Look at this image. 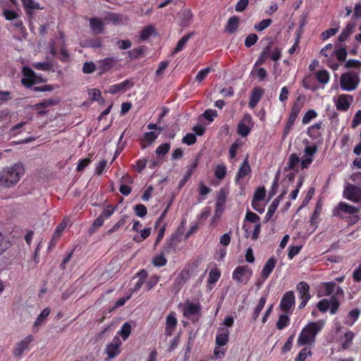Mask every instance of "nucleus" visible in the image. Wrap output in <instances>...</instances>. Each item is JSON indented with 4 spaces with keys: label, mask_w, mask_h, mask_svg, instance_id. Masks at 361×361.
I'll return each instance as SVG.
<instances>
[{
    "label": "nucleus",
    "mask_w": 361,
    "mask_h": 361,
    "mask_svg": "<svg viewBox=\"0 0 361 361\" xmlns=\"http://www.w3.org/2000/svg\"><path fill=\"white\" fill-rule=\"evenodd\" d=\"M305 145L304 155L301 159L299 156L295 154H291L288 157L287 163V168L293 171L298 172L299 169V165L302 169H307L313 161V157L316 154V143L310 142L307 139H304L302 141Z\"/></svg>",
    "instance_id": "nucleus-1"
},
{
    "label": "nucleus",
    "mask_w": 361,
    "mask_h": 361,
    "mask_svg": "<svg viewBox=\"0 0 361 361\" xmlns=\"http://www.w3.org/2000/svg\"><path fill=\"white\" fill-rule=\"evenodd\" d=\"M24 173L25 169L20 163L3 169L0 171V186L11 188L16 185Z\"/></svg>",
    "instance_id": "nucleus-2"
},
{
    "label": "nucleus",
    "mask_w": 361,
    "mask_h": 361,
    "mask_svg": "<svg viewBox=\"0 0 361 361\" xmlns=\"http://www.w3.org/2000/svg\"><path fill=\"white\" fill-rule=\"evenodd\" d=\"M316 337V322H312L301 330L297 339L298 346H310L314 343Z\"/></svg>",
    "instance_id": "nucleus-3"
},
{
    "label": "nucleus",
    "mask_w": 361,
    "mask_h": 361,
    "mask_svg": "<svg viewBox=\"0 0 361 361\" xmlns=\"http://www.w3.org/2000/svg\"><path fill=\"white\" fill-rule=\"evenodd\" d=\"M22 85L25 87H30L35 85L47 82V79L40 74L36 73L30 67L25 66L22 69Z\"/></svg>",
    "instance_id": "nucleus-4"
},
{
    "label": "nucleus",
    "mask_w": 361,
    "mask_h": 361,
    "mask_svg": "<svg viewBox=\"0 0 361 361\" xmlns=\"http://www.w3.org/2000/svg\"><path fill=\"white\" fill-rule=\"evenodd\" d=\"M359 73V71H348L343 73L340 78L341 88L348 92L355 90L360 82Z\"/></svg>",
    "instance_id": "nucleus-5"
},
{
    "label": "nucleus",
    "mask_w": 361,
    "mask_h": 361,
    "mask_svg": "<svg viewBox=\"0 0 361 361\" xmlns=\"http://www.w3.org/2000/svg\"><path fill=\"white\" fill-rule=\"evenodd\" d=\"M295 300L293 291L286 292L281 298L279 308L285 314H292L295 308Z\"/></svg>",
    "instance_id": "nucleus-6"
},
{
    "label": "nucleus",
    "mask_w": 361,
    "mask_h": 361,
    "mask_svg": "<svg viewBox=\"0 0 361 361\" xmlns=\"http://www.w3.org/2000/svg\"><path fill=\"white\" fill-rule=\"evenodd\" d=\"M340 306L338 300L335 296H331L330 299H323L317 303V309L322 312L330 311L331 314H334L338 311Z\"/></svg>",
    "instance_id": "nucleus-7"
},
{
    "label": "nucleus",
    "mask_w": 361,
    "mask_h": 361,
    "mask_svg": "<svg viewBox=\"0 0 361 361\" xmlns=\"http://www.w3.org/2000/svg\"><path fill=\"white\" fill-rule=\"evenodd\" d=\"M253 127L252 118L250 114H245L239 121L237 126V133L242 137H247Z\"/></svg>",
    "instance_id": "nucleus-8"
},
{
    "label": "nucleus",
    "mask_w": 361,
    "mask_h": 361,
    "mask_svg": "<svg viewBox=\"0 0 361 361\" xmlns=\"http://www.w3.org/2000/svg\"><path fill=\"white\" fill-rule=\"evenodd\" d=\"M33 340L32 335H27L23 340L18 341L13 349V355L15 357H20L25 351L29 350V345Z\"/></svg>",
    "instance_id": "nucleus-9"
},
{
    "label": "nucleus",
    "mask_w": 361,
    "mask_h": 361,
    "mask_svg": "<svg viewBox=\"0 0 361 361\" xmlns=\"http://www.w3.org/2000/svg\"><path fill=\"white\" fill-rule=\"evenodd\" d=\"M343 197L355 202H361V188L348 184L343 191Z\"/></svg>",
    "instance_id": "nucleus-10"
},
{
    "label": "nucleus",
    "mask_w": 361,
    "mask_h": 361,
    "mask_svg": "<svg viewBox=\"0 0 361 361\" xmlns=\"http://www.w3.org/2000/svg\"><path fill=\"white\" fill-rule=\"evenodd\" d=\"M309 68L312 72L303 78L302 86L307 90L314 91L316 90V72H314V70L316 68V59L312 61Z\"/></svg>",
    "instance_id": "nucleus-11"
},
{
    "label": "nucleus",
    "mask_w": 361,
    "mask_h": 361,
    "mask_svg": "<svg viewBox=\"0 0 361 361\" xmlns=\"http://www.w3.org/2000/svg\"><path fill=\"white\" fill-rule=\"evenodd\" d=\"M197 262L192 264L186 265L177 276L175 281V283L180 286L185 284V282L190 278L192 274L197 268Z\"/></svg>",
    "instance_id": "nucleus-12"
},
{
    "label": "nucleus",
    "mask_w": 361,
    "mask_h": 361,
    "mask_svg": "<svg viewBox=\"0 0 361 361\" xmlns=\"http://www.w3.org/2000/svg\"><path fill=\"white\" fill-rule=\"evenodd\" d=\"M118 59L116 57H106L97 61V70L99 71V75H102L111 69H113Z\"/></svg>",
    "instance_id": "nucleus-13"
},
{
    "label": "nucleus",
    "mask_w": 361,
    "mask_h": 361,
    "mask_svg": "<svg viewBox=\"0 0 361 361\" xmlns=\"http://www.w3.org/2000/svg\"><path fill=\"white\" fill-rule=\"evenodd\" d=\"M122 343L118 336H115L111 343L106 345L105 352L109 359H114L121 353Z\"/></svg>",
    "instance_id": "nucleus-14"
},
{
    "label": "nucleus",
    "mask_w": 361,
    "mask_h": 361,
    "mask_svg": "<svg viewBox=\"0 0 361 361\" xmlns=\"http://www.w3.org/2000/svg\"><path fill=\"white\" fill-rule=\"evenodd\" d=\"M23 6L25 9L27 16L31 20L35 16V10H42L43 6L35 0H21Z\"/></svg>",
    "instance_id": "nucleus-15"
},
{
    "label": "nucleus",
    "mask_w": 361,
    "mask_h": 361,
    "mask_svg": "<svg viewBox=\"0 0 361 361\" xmlns=\"http://www.w3.org/2000/svg\"><path fill=\"white\" fill-rule=\"evenodd\" d=\"M353 102V97L350 94H340L338 96L336 102V107L338 111H346Z\"/></svg>",
    "instance_id": "nucleus-16"
},
{
    "label": "nucleus",
    "mask_w": 361,
    "mask_h": 361,
    "mask_svg": "<svg viewBox=\"0 0 361 361\" xmlns=\"http://www.w3.org/2000/svg\"><path fill=\"white\" fill-rule=\"evenodd\" d=\"M200 161V157H196L190 164L187 166V170L185 174L183 176V178L180 180L179 183V186H183L186 182L190 178L192 174L195 171L197 167L198 163Z\"/></svg>",
    "instance_id": "nucleus-17"
},
{
    "label": "nucleus",
    "mask_w": 361,
    "mask_h": 361,
    "mask_svg": "<svg viewBox=\"0 0 361 361\" xmlns=\"http://www.w3.org/2000/svg\"><path fill=\"white\" fill-rule=\"evenodd\" d=\"M179 25L182 27H188L193 18V14L190 8H185L181 10L178 14Z\"/></svg>",
    "instance_id": "nucleus-18"
},
{
    "label": "nucleus",
    "mask_w": 361,
    "mask_h": 361,
    "mask_svg": "<svg viewBox=\"0 0 361 361\" xmlns=\"http://www.w3.org/2000/svg\"><path fill=\"white\" fill-rule=\"evenodd\" d=\"M277 259L274 257H270L264 265L260 277L265 281L274 269Z\"/></svg>",
    "instance_id": "nucleus-19"
},
{
    "label": "nucleus",
    "mask_w": 361,
    "mask_h": 361,
    "mask_svg": "<svg viewBox=\"0 0 361 361\" xmlns=\"http://www.w3.org/2000/svg\"><path fill=\"white\" fill-rule=\"evenodd\" d=\"M59 103V100L54 99H44L43 102L37 103L33 105L32 108L35 110L37 111V114L39 115H44L47 113L45 110L46 108H48L51 106H55Z\"/></svg>",
    "instance_id": "nucleus-20"
},
{
    "label": "nucleus",
    "mask_w": 361,
    "mask_h": 361,
    "mask_svg": "<svg viewBox=\"0 0 361 361\" xmlns=\"http://www.w3.org/2000/svg\"><path fill=\"white\" fill-rule=\"evenodd\" d=\"M336 284L334 281L321 283L317 287V297L331 295L336 287Z\"/></svg>",
    "instance_id": "nucleus-21"
},
{
    "label": "nucleus",
    "mask_w": 361,
    "mask_h": 361,
    "mask_svg": "<svg viewBox=\"0 0 361 361\" xmlns=\"http://www.w3.org/2000/svg\"><path fill=\"white\" fill-rule=\"evenodd\" d=\"M133 86V82L132 81L130 80H125L120 83L110 86L108 92L110 94H115L118 92H123Z\"/></svg>",
    "instance_id": "nucleus-22"
},
{
    "label": "nucleus",
    "mask_w": 361,
    "mask_h": 361,
    "mask_svg": "<svg viewBox=\"0 0 361 361\" xmlns=\"http://www.w3.org/2000/svg\"><path fill=\"white\" fill-rule=\"evenodd\" d=\"M201 311L200 304L194 302H187L183 306V316L185 317H190V316L199 314Z\"/></svg>",
    "instance_id": "nucleus-23"
},
{
    "label": "nucleus",
    "mask_w": 361,
    "mask_h": 361,
    "mask_svg": "<svg viewBox=\"0 0 361 361\" xmlns=\"http://www.w3.org/2000/svg\"><path fill=\"white\" fill-rule=\"evenodd\" d=\"M264 90L261 87H256L252 89L249 100V106L251 109H253L257 106L264 94Z\"/></svg>",
    "instance_id": "nucleus-24"
},
{
    "label": "nucleus",
    "mask_w": 361,
    "mask_h": 361,
    "mask_svg": "<svg viewBox=\"0 0 361 361\" xmlns=\"http://www.w3.org/2000/svg\"><path fill=\"white\" fill-rule=\"evenodd\" d=\"M251 173V167L249 164L247 158H246L241 164L238 171L235 176V181L237 183H239L240 180L243 179L245 176L249 175Z\"/></svg>",
    "instance_id": "nucleus-25"
},
{
    "label": "nucleus",
    "mask_w": 361,
    "mask_h": 361,
    "mask_svg": "<svg viewBox=\"0 0 361 361\" xmlns=\"http://www.w3.org/2000/svg\"><path fill=\"white\" fill-rule=\"evenodd\" d=\"M90 27L94 34L99 35L103 32L104 23L101 18L94 17L90 19Z\"/></svg>",
    "instance_id": "nucleus-26"
},
{
    "label": "nucleus",
    "mask_w": 361,
    "mask_h": 361,
    "mask_svg": "<svg viewBox=\"0 0 361 361\" xmlns=\"http://www.w3.org/2000/svg\"><path fill=\"white\" fill-rule=\"evenodd\" d=\"M229 331L226 329H219L216 336V345L219 348L227 344L228 342Z\"/></svg>",
    "instance_id": "nucleus-27"
},
{
    "label": "nucleus",
    "mask_w": 361,
    "mask_h": 361,
    "mask_svg": "<svg viewBox=\"0 0 361 361\" xmlns=\"http://www.w3.org/2000/svg\"><path fill=\"white\" fill-rule=\"evenodd\" d=\"M226 200V194L225 191L223 189H221L218 194L216 197V202L215 204V214L218 215L219 214H221L222 212V209L225 204Z\"/></svg>",
    "instance_id": "nucleus-28"
},
{
    "label": "nucleus",
    "mask_w": 361,
    "mask_h": 361,
    "mask_svg": "<svg viewBox=\"0 0 361 361\" xmlns=\"http://www.w3.org/2000/svg\"><path fill=\"white\" fill-rule=\"evenodd\" d=\"M51 313V309L49 307L44 308L40 314L37 316V319L33 324L34 331H37V328L44 323L47 317Z\"/></svg>",
    "instance_id": "nucleus-29"
},
{
    "label": "nucleus",
    "mask_w": 361,
    "mask_h": 361,
    "mask_svg": "<svg viewBox=\"0 0 361 361\" xmlns=\"http://www.w3.org/2000/svg\"><path fill=\"white\" fill-rule=\"evenodd\" d=\"M249 271L247 266H238L233 271V279L236 281L238 283H243L244 280L243 276Z\"/></svg>",
    "instance_id": "nucleus-30"
},
{
    "label": "nucleus",
    "mask_w": 361,
    "mask_h": 361,
    "mask_svg": "<svg viewBox=\"0 0 361 361\" xmlns=\"http://www.w3.org/2000/svg\"><path fill=\"white\" fill-rule=\"evenodd\" d=\"M195 35L194 32H190L187 35H184L177 43L176 47L174 48V49L171 52V55L174 56L178 52L181 51L184 47H185L186 44L189 41V39Z\"/></svg>",
    "instance_id": "nucleus-31"
},
{
    "label": "nucleus",
    "mask_w": 361,
    "mask_h": 361,
    "mask_svg": "<svg viewBox=\"0 0 361 361\" xmlns=\"http://www.w3.org/2000/svg\"><path fill=\"white\" fill-rule=\"evenodd\" d=\"M239 18L238 16H232L231 17L225 27V30L230 34L234 33L239 26Z\"/></svg>",
    "instance_id": "nucleus-32"
},
{
    "label": "nucleus",
    "mask_w": 361,
    "mask_h": 361,
    "mask_svg": "<svg viewBox=\"0 0 361 361\" xmlns=\"http://www.w3.org/2000/svg\"><path fill=\"white\" fill-rule=\"evenodd\" d=\"M336 209L341 212H343L346 214H354L357 213L360 211L359 207H353L352 205H350L344 202H341L337 207Z\"/></svg>",
    "instance_id": "nucleus-33"
},
{
    "label": "nucleus",
    "mask_w": 361,
    "mask_h": 361,
    "mask_svg": "<svg viewBox=\"0 0 361 361\" xmlns=\"http://www.w3.org/2000/svg\"><path fill=\"white\" fill-rule=\"evenodd\" d=\"M145 47L140 46L128 51V56L130 59H137L145 55Z\"/></svg>",
    "instance_id": "nucleus-34"
},
{
    "label": "nucleus",
    "mask_w": 361,
    "mask_h": 361,
    "mask_svg": "<svg viewBox=\"0 0 361 361\" xmlns=\"http://www.w3.org/2000/svg\"><path fill=\"white\" fill-rule=\"evenodd\" d=\"M267 300V295H262L260 298L259 302L257 305V306L255 307L254 312L252 314V318L253 320L255 321L259 317V315L261 311L263 310V308L266 304Z\"/></svg>",
    "instance_id": "nucleus-35"
},
{
    "label": "nucleus",
    "mask_w": 361,
    "mask_h": 361,
    "mask_svg": "<svg viewBox=\"0 0 361 361\" xmlns=\"http://www.w3.org/2000/svg\"><path fill=\"white\" fill-rule=\"evenodd\" d=\"M290 314H281L279 317V319L276 324V326L279 330H282L290 324L289 315Z\"/></svg>",
    "instance_id": "nucleus-36"
},
{
    "label": "nucleus",
    "mask_w": 361,
    "mask_h": 361,
    "mask_svg": "<svg viewBox=\"0 0 361 361\" xmlns=\"http://www.w3.org/2000/svg\"><path fill=\"white\" fill-rule=\"evenodd\" d=\"M132 331L131 324L129 322H125L121 329L117 332V336H121L123 341L127 340Z\"/></svg>",
    "instance_id": "nucleus-37"
},
{
    "label": "nucleus",
    "mask_w": 361,
    "mask_h": 361,
    "mask_svg": "<svg viewBox=\"0 0 361 361\" xmlns=\"http://www.w3.org/2000/svg\"><path fill=\"white\" fill-rule=\"evenodd\" d=\"M296 290L299 293L300 298L310 296L309 293L310 286L306 282L301 281L298 283L296 286Z\"/></svg>",
    "instance_id": "nucleus-38"
},
{
    "label": "nucleus",
    "mask_w": 361,
    "mask_h": 361,
    "mask_svg": "<svg viewBox=\"0 0 361 361\" xmlns=\"http://www.w3.org/2000/svg\"><path fill=\"white\" fill-rule=\"evenodd\" d=\"M354 25L348 23L345 28L343 30L341 33L339 35L338 39L339 42H342L346 40L348 37L353 32Z\"/></svg>",
    "instance_id": "nucleus-39"
},
{
    "label": "nucleus",
    "mask_w": 361,
    "mask_h": 361,
    "mask_svg": "<svg viewBox=\"0 0 361 361\" xmlns=\"http://www.w3.org/2000/svg\"><path fill=\"white\" fill-rule=\"evenodd\" d=\"M152 263L156 267L165 266L167 263V259L164 256V253L161 252L160 254L155 255L152 259Z\"/></svg>",
    "instance_id": "nucleus-40"
},
{
    "label": "nucleus",
    "mask_w": 361,
    "mask_h": 361,
    "mask_svg": "<svg viewBox=\"0 0 361 361\" xmlns=\"http://www.w3.org/2000/svg\"><path fill=\"white\" fill-rule=\"evenodd\" d=\"M279 207V200H273L268 208V211L264 216V222H268L274 216Z\"/></svg>",
    "instance_id": "nucleus-41"
},
{
    "label": "nucleus",
    "mask_w": 361,
    "mask_h": 361,
    "mask_svg": "<svg viewBox=\"0 0 361 361\" xmlns=\"http://www.w3.org/2000/svg\"><path fill=\"white\" fill-rule=\"evenodd\" d=\"M128 218V216L127 214L123 215L121 218V219H119L117 223H116L110 229H109L107 231L106 234L107 235H111L113 233L116 231L119 228L123 227L125 225Z\"/></svg>",
    "instance_id": "nucleus-42"
},
{
    "label": "nucleus",
    "mask_w": 361,
    "mask_h": 361,
    "mask_svg": "<svg viewBox=\"0 0 361 361\" xmlns=\"http://www.w3.org/2000/svg\"><path fill=\"white\" fill-rule=\"evenodd\" d=\"M170 148H171L170 143H168V142L162 143L156 149L155 153L159 158H161V157H164V155H166L169 152V151L170 150Z\"/></svg>",
    "instance_id": "nucleus-43"
},
{
    "label": "nucleus",
    "mask_w": 361,
    "mask_h": 361,
    "mask_svg": "<svg viewBox=\"0 0 361 361\" xmlns=\"http://www.w3.org/2000/svg\"><path fill=\"white\" fill-rule=\"evenodd\" d=\"M178 324V321L176 317V313L174 312H171L167 317L166 319V326L171 329H176Z\"/></svg>",
    "instance_id": "nucleus-44"
},
{
    "label": "nucleus",
    "mask_w": 361,
    "mask_h": 361,
    "mask_svg": "<svg viewBox=\"0 0 361 361\" xmlns=\"http://www.w3.org/2000/svg\"><path fill=\"white\" fill-rule=\"evenodd\" d=\"M266 196V190L264 187L258 188L253 195L252 200L253 204H255V202H260L264 199Z\"/></svg>",
    "instance_id": "nucleus-45"
},
{
    "label": "nucleus",
    "mask_w": 361,
    "mask_h": 361,
    "mask_svg": "<svg viewBox=\"0 0 361 361\" xmlns=\"http://www.w3.org/2000/svg\"><path fill=\"white\" fill-rule=\"evenodd\" d=\"M221 276V273L217 269H211L209 273L207 283L210 284L215 283Z\"/></svg>",
    "instance_id": "nucleus-46"
},
{
    "label": "nucleus",
    "mask_w": 361,
    "mask_h": 361,
    "mask_svg": "<svg viewBox=\"0 0 361 361\" xmlns=\"http://www.w3.org/2000/svg\"><path fill=\"white\" fill-rule=\"evenodd\" d=\"M32 66L37 69L44 71H49L52 69L53 66L50 62H36L32 64Z\"/></svg>",
    "instance_id": "nucleus-47"
},
{
    "label": "nucleus",
    "mask_w": 361,
    "mask_h": 361,
    "mask_svg": "<svg viewBox=\"0 0 361 361\" xmlns=\"http://www.w3.org/2000/svg\"><path fill=\"white\" fill-rule=\"evenodd\" d=\"M154 32V29L152 25H148L144 27L140 34V37L142 40H146L152 35Z\"/></svg>",
    "instance_id": "nucleus-48"
},
{
    "label": "nucleus",
    "mask_w": 361,
    "mask_h": 361,
    "mask_svg": "<svg viewBox=\"0 0 361 361\" xmlns=\"http://www.w3.org/2000/svg\"><path fill=\"white\" fill-rule=\"evenodd\" d=\"M312 353L307 346L304 348L300 351L298 356L295 357V361H306L308 356H310Z\"/></svg>",
    "instance_id": "nucleus-49"
},
{
    "label": "nucleus",
    "mask_w": 361,
    "mask_h": 361,
    "mask_svg": "<svg viewBox=\"0 0 361 361\" xmlns=\"http://www.w3.org/2000/svg\"><path fill=\"white\" fill-rule=\"evenodd\" d=\"M54 86L52 85H44L42 86H35L33 85L30 87H27V89L31 90L33 92H51L54 90Z\"/></svg>",
    "instance_id": "nucleus-50"
},
{
    "label": "nucleus",
    "mask_w": 361,
    "mask_h": 361,
    "mask_svg": "<svg viewBox=\"0 0 361 361\" xmlns=\"http://www.w3.org/2000/svg\"><path fill=\"white\" fill-rule=\"evenodd\" d=\"M116 209V207L108 205L99 216H102L104 220L109 219L113 215Z\"/></svg>",
    "instance_id": "nucleus-51"
},
{
    "label": "nucleus",
    "mask_w": 361,
    "mask_h": 361,
    "mask_svg": "<svg viewBox=\"0 0 361 361\" xmlns=\"http://www.w3.org/2000/svg\"><path fill=\"white\" fill-rule=\"evenodd\" d=\"M303 106V102L300 101V97L298 98V99L294 102L293 104L291 109H290V114L296 116L298 117L299 113L300 112Z\"/></svg>",
    "instance_id": "nucleus-52"
},
{
    "label": "nucleus",
    "mask_w": 361,
    "mask_h": 361,
    "mask_svg": "<svg viewBox=\"0 0 361 361\" xmlns=\"http://www.w3.org/2000/svg\"><path fill=\"white\" fill-rule=\"evenodd\" d=\"M134 212L137 216L143 218L147 214V209L144 204H138L134 207Z\"/></svg>",
    "instance_id": "nucleus-53"
},
{
    "label": "nucleus",
    "mask_w": 361,
    "mask_h": 361,
    "mask_svg": "<svg viewBox=\"0 0 361 361\" xmlns=\"http://www.w3.org/2000/svg\"><path fill=\"white\" fill-rule=\"evenodd\" d=\"M97 69V66L92 61L85 62L82 66V73L85 74H90Z\"/></svg>",
    "instance_id": "nucleus-54"
},
{
    "label": "nucleus",
    "mask_w": 361,
    "mask_h": 361,
    "mask_svg": "<svg viewBox=\"0 0 361 361\" xmlns=\"http://www.w3.org/2000/svg\"><path fill=\"white\" fill-rule=\"evenodd\" d=\"M217 115L218 114L216 110L212 109H206L202 114V116H204V118L209 122H212L214 120V118L217 116Z\"/></svg>",
    "instance_id": "nucleus-55"
},
{
    "label": "nucleus",
    "mask_w": 361,
    "mask_h": 361,
    "mask_svg": "<svg viewBox=\"0 0 361 361\" xmlns=\"http://www.w3.org/2000/svg\"><path fill=\"white\" fill-rule=\"evenodd\" d=\"M104 20L108 23H112L114 25H117L121 22V16L117 13H109L105 17Z\"/></svg>",
    "instance_id": "nucleus-56"
},
{
    "label": "nucleus",
    "mask_w": 361,
    "mask_h": 361,
    "mask_svg": "<svg viewBox=\"0 0 361 361\" xmlns=\"http://www.w3.org/2000/svg\"><path fill=\"white\" fill-rule=\"evenodd\" d=\"M210 71H211V68H209V67H207V68L201 69L197 73V75L195 76V80L199 82H201L207 78V76L209 73Z\"/></svg>",
    "instance_id": "nucleus-57"
},
{
    "label": "nucleus",
    "mask_w": 361,
    "mask_h": 361,
    "mask_svg": "<svg viewBox=\"0 0 361 361\" xmlns=\"http://www.w3.org/2000/svg\"><path fill=\"white\" fill-rule=\"evenodd\" d=\"M314 192H315V190H314V187H311L305 197L304 198L300 207H299V209L305 207V206H307L308 204V203L310 202V201L312 200V198L313 197L314 195Z\"/></svg>",
    "instance_id": "nucleus-58"
},
{
    "label": "nucleus",
    "mask_w": 361,
    "mask_h": 361,
    "mask_svg": "<svg viewBox=\"0 0 361 361\" xmlns=\"http://www.w3.org/2000/svg\"><path fill=\"white\" fill-rule=\"evenodd\" d=\"M329 80V74L326 71H317V81L326 84Z\"/></svg>",
    "instance_id": "nucleus-59"
},
{
    "label": "nucleus",
    "mask_w": 361,
    "mask_h": 361,
    "mask_svg": "<svg viewBox=\"0 0 361 361\" xmlns=\"http://www.w3.org/2000/svg\"><path fill=\"white\" fill-rule=\"evenodd\" d=\"M226 174V168L224 165H218L214 171V176L218 179H222Z\"/></svg>",
    "instance_id": "nucleus-60"
},
{
    "label": "nucleus",
    "mask_w": 361,
    "mask_h": 361,
    "mask_svg": "<svg viewBox=\"0 0 361 361\" xmlns=\"http://www.w3.org/2000/svg\"><path fill=\"white\" fill-rule=\"evenodd\" d=\"M272 21L271 19H264L260 21L259 23L255 25V29L259 32L264 30L267 28L271 24Z\"/></svg>",
    "instance_id": "nucleus-61"
},
{
    "label": "nucleus",
    "mask_w": 361,
    "mask_h": 361,
    "mask_svg": "<svg viewBox=\"0 0 361 361\" xmlns=\"http://www.w3.org/2000/svg\"><path fill=\"white\" fill-rule=\"evenodd\" d=\"M258 40V36L255 34H250L249 35L245 40V46L247 48L251 47L253 46Z\"/></svg>",
    "instance_id": "nucleus-62"
},
{
    "label": "nucleus",
    "mask_w": 361,
    "mask_h": 361,
    "mask_svg": "<svg viewBox=\"0 0 361 361\" xmlns=\"http://www.w3.org/2000/svg\"><path fill=\"white\" fill-rule=\"evenodd\" d=\"M160 276L154 275L147 281L146 287L147 290H152L159 282Z\"/></svg>",
    "instance_id": "nucleus-63"
},
{
    "label": "nucleus",
    "mask_w": 361,
    "mask_h": 361,
    "mask_svg": "<svg viewBox=\"0 0 361 361\" xmlns=\"http://www.w3.org/2000/svg\"><path fill=\"white\" fill-rule=\"evenodd\" d=\"M345 68L346 69H350V68L360 69L361 68V61L356 60V59H350L345 63Z\"/></svg>",
    "instance_id": "nucleus-64"
}]
</instances>
